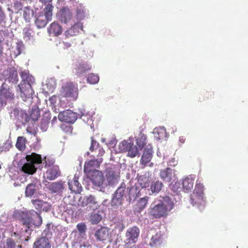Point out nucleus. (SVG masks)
I'll list each match as a JSON object with an SVG mask.
<instances>
[{
    "instance_id": "nucleus-20",
    "label": "nucleus",
    "mask_w": 248,
    "mask_h": 248,
    "mask_svg": "<svg viewBox=\"0 0 248 248\" xmlns=\"http://www.w3.org/2000/svg\"><path fill=\"white\" fill-rule=\"evenodd\" d=\"M62 26L56 22L52 23L47 28V31L50 35L58 36L62 34Z\"/></svg>"
},
{
    "instance_id": "nucleus-58",
    "label": "nucleus",
    "mask_w": 248,
    "mask_h": 248,
    "mask_svg": "<svg viewBox=\"0 0 248 248\" xmlns=\"http://www.w3.org/2000/svg\"><path fill=\"white\" fill-rule=\"evenodd\" d=\"M14 6L15 7H16L19 10L21 9L22 5L20 2H16V3H15Z\"/></svg>"
},
{
    "instance_id": "nucleus-32",
    "label": "nucleus",
    "mask_w": 248,
    "mask_h": 248,
    "mask_svg": "<svg viewBox=\"0 0 248 248\" xmlns=\"http://www.w3.org/2000/svg\"><path fill=\"white\" fill-rule=\"evenodd\" d=\"M15 114L16 119L19 122L24 123L27 122L29 120V117L27 114L22 110H18L15 111Z\"/></svg>"
},
{
    "instance_id": "nucleus-30",
    "label": "nucleus",
    "mask_w": 248,
    "mask_h": 248,
    "mask_svg": "<svg viewBox=\"0 0 248 248\" xmlns=\"http://www.w3.org/2000/svg\"><path fill=\"white\" fill-rule=\"evenodd\" d=\"M126 192L128 193V195L130 199L132 198L135 200L139 197L140 193V190L137 186H133L131 187H127L126 188Z\"/></svg>"
},
{
    "instance_id": "nucleus-51",
    "label": "nucleus",
    "mask_w": 248,
    "mask_h": 248,
    "mask_svg": "<svg viewBox=\"0 0 248 248\" xmlns=\"http://www.w3.org/2000/svg\"><path fill=\"white\" fill-rule=\"evenodd\" d=\"M31 202L37 209L41 208L43 204V201L40 200H33L31 201Z\"/></svg>"
},
{
    "instance_id": "nucleus-37",
    "label": "nucleus",
    "mask_w": 248,
    "mask_h": 248,
    "mask_svg": "<svg viewBox=\"0 0 248 248\" xmlns=\"http://www.w3.org/2000/svg\"><path fill=\"white\" fill-rule=\"evenodd\" d=\"M163 186V183L157 180L152 183L151 190L153 193H158Z\"/></svg>"
},
{
    "instance_id": "nucleus-47",
    "label": "nucleus",
    "mask_w": 248,
    "mask_h": 248,
    "mask_svg": "<svg viewBox=\"0 0 248 248\" xmlns=\"http://www.w3.org/2000/svg\"><path fill=\"white\" fill-rule=\"evenodd\" d=\"M101 220V217L98 214H91L90 221L92 224H96Z\"/></svg>"
},
{
    "instance_id": "nucleus-55",
    "label": "nucleus",
    "mask_w": 248,
    "mask_h": 248,
    "mask_svg": "<svg viewBox=\"0 0 248 248\" xmlns=\"http://www.w3.org/2000/svg\"><path fill=\"white\" fill-rule=\"evenodd\" d=\"M214 96V93L210 91V92H206L204 94V98L206 99H208L209 98H212Z\"/></svg>"
},
{
    "instance_id": "nucleus-5",
    "label": "nucleus",
    "mask_w": 248,
    "mask_h": 248,
    "mask_svg": "<svg viewBox=\"0 0 248 248\" xmlns=\"http://www.w3.org/2000/svg\"><path fill=\"white\" fill-rule=\"evenodd\" d=\"M140 234V230L136 226L129 228L125 233V245L129 247L132 244L136 243Z\"/></svg>"
},
{
    "instance_id": "nucleus-42",
    "label": "nucleus",
    "mask_w": 248,
    "mask_h": 248,
    "mask_svg": "<svg viewBox=\"0 0 248 248\" xmlns=\"http://www.w3.org/2000/svg\"><path fill=\"white\" fill-rule=\"evenodd\" d=\"M127 152H128V156L131 158L135 157L138 153L137 146L134 145L133 143H131Z\"/></svg>"
},
{
    "instance_id": "nucleus-44",
    "label": "nucleus",
    "mask_w": 248,
    "mask_h": 248,
    "mask_svg": "<svg viewBox=\"0 0 248 248\" xmlns=\"http://www.w3.org/2000/svg\"><path fill=\"white\" fill-rule=\"evenodd\" d=\"M99 80L98 76L93 73L90 74L87 78V82L91 84H96L98 83Z\"/></svg>"
},
{
    "instance_id": "nucleus-7",
    "label": "nucleus",
    "mask_w": 248,
    "mask_h": 248,
    "mask_svg": "<svg viewBox=\"0 0 248 248\" xmlns=\"http://www.w3.org/2000/svg\"><path fill=\"white\" fill-rule=\"evenodd\" d=\"M126 185L124 182L121 183L120 186L117 189L115 195L112 199V204L114 205H119L122 203L123 198L126 195L125 191Z\"/></svg>"
},
{
    "instance_id": "nucleus-15",
    "label": "nucleus",
    "mask_w": 248,
    "mask_h": 248,
    "mask_svg": "<svg viewBox=\"0 0 248 248\" xmlns=\"http://www.w3.org/2000/svg\"><path fill=\"white\" fill-rule=\"evenodd\" d=\"M153 148L150 145L146 147L143 151L140 162L144 166L150 162L153 156Z\"/></svg>"
},
{
    "instance_id": "nucleus-46",
    "label": "nucleus",
    "mask_w": 248,
    "mask_h": 248,
    "mask_svg": "<svg viewBox=\"0 0 248 248\" xmlns=\"http://www.w3.org/2000/svg\"><path fill=\"white\" fill-rule=\"evenodd\" d=\"M40 116V111L38 108L32 109L30 118L33 121H37Z\"/></svg>"
},
{
    "instance_id": "nucleus-24",
    "label": "nucleus",
    "mask_w": 248,
    "mask_h": 248,
    "mask_svg": "<svg viewBox=\"0 0 248 248\" xmlns=\"http://www.w3.org/2000/svg\"><path fill=\"white\" fill-rule=\"evenodd\" d=\"M33 248H51V244L48 238L42 237L34 242Z\"/></svg>"
},
{
    "instance_id": "nucleus-45",
    "label": "nucleus",
    "mask_w": 248,
    "mask_h": 248,
    "mask_svg": "<svg viewBox=\"0 0 248 248\" xmlns=\"http://www.w3.org/2000/svg\"><path fill=\"white\" fill-rule=\"evenodd\" d=\"M131 142H128L126 140H123L119 144V150L120 152H127V151L129 148Z\"/></svg>"
},
{
    "instance_id": "nucleus-40",
    "label": "nucleus",
    "mask_w": 248,
    "mask_h": 248,
    "mask_svg": "<svg viewBox=\"0 0 248 248\" xmlns=\"http://www.w3.org/2000/svg\"><path fill=\"white\" fill-rule=\"evenodd\" d=\"M53 9V6L50 4H48L44 9V16L49 21L52 19Z\"/></svg>"
},
{
    "instance_id": "nucleus-19",
    "label": "nucleus",
    "mask_w": 248,
    "mask_h": 248,
    "mask_svg": "<svg viewBox=\"0 0 248 248\" xmlns=\"http://www.w3.org/2000/svg\"><path fill=\"white\" fill-rule=\"evenodd\" d=\"M61 172L59 166L54 165L50 167L46 172V177L48 180H53L60 175Z\"/></svg>"
},
{
    "instance_id": "nucleus-41",
    "label": "nucleus",
    "mask_w": 248,
    "mask_h": 248,
    "mask_svg": "<svg viewBox=\"0 0 248 248\" xmlns=\"http://www.w3.org/2000/svg\"><path fill=\"white\" fill-rule=\"evenodd\" d=\"M146 138L145 135L140 132L137 139L136 141V143L139 148L142 149L145 146L146 144Z\"/></svg>"
},
{
    "instance_id": "nucleus-17",
    "label": "nucleus",
    "mask_w": 248,
    "mask_h": 248,
    "mask_svg": "<svg viewBox=\"0 0 248 248\" xmlns=\"http://www.w3.org/2000/svg\"><path fill=\"white\" fill-rule=\"evenodd\" d=\"M119 173L117 171L114 167L109 168L107 169V173L106 174L108 183L110 185H113L117 182L119 178Z\"/></svg>"
},
{
    "instance_id": "nucleus-64",
    "label": "nucleus",
    "mask_w": 248,
    "mask_h": 248,
    "mask_svg": "<svg viewBox=\"0 0 248 248\" xmlns=\"http://www.w3.org/2000/svg\"><path fill=\"white\" fill-rule=\"evenodd\" d=\"M27 131L28 133H31V132H30V131L29 130V128H27Z\"/></svg>"
},
{
    "instance_id": "nucleus-6",
    "label": "nucleus",
    "mask_w": 248,
    "mask_h": 248,
    "mask_svg": "<svg viewBox=\"0 0 248 248\" xmlns=\"http://www.w3.org/2000/svg\"><path fill=\"white\" fill-rule=\"evenodd\" d=\"M86 174L94 186L99 187L103 184L104 177L101 171L94 170Z\"/></svg>"
},
{
    "instance_id": "nucleus-33",
    "label": "nucleus",
    "mask_w": 248,
    "mask_h": 248,
    "mask_svg": "<svg viewBox=\"0 0 248 248\" xmlns=\"http://www.w3.org/2000/svg\"><path fill=\"white\" fill-rule=\"evenodd\" d=\"M79 25L78 24H75L65 32V36L68 38L76 35L79 32Z\"/></svg>"
},
{
    "instance_id": "nucleus-29",
    "label": "nucleus",
    "mask_w": 248,
    "mask_h": 248,
    "mask_svg": "<svg viewBox=\"0 0 248 248\" xmlns=\"http://www.w3.org/2000/svg\"><path fill=\"white\" fill-rule=\"evenodd\" d=\"M49 20L44 16L43 13H40L35 21V24L38 29L44 28Z\"/></svg>"
},
{
    "instance_id": "nucleus-35",
    "label": "nucleus",
    "mask_w": 248,
    "mask_h": 248,
    "mask_svg": "<svg viewBox=\"0 0 248 248\" xmlns=\"http://www.w3.org/2000/svg\"><path fill=\"white\" fill-rule=\"evenodd\" d=\"M34 12L32 9L29 7H24L23 10V16L25 21L27 22H30L33 17Z\"/></svg>"
},
{
    "instance_id": "nucleus-52",
    "label": "nucleus",
    "mask_w": 248,
    "mask_h": 248,
    "mask_svg": "<svg viewBox=\"0 0 248 248\" xmlns=\"http://www.w3.org/2000/svg\"><path fill=\"white\" fill-rule=\"evenodd\" d=\"M76 16L78 20H81L84 17V12L82 9H77L76 11Z\"/></svg>"
},
{
    "instance_id": "nucleus-49",
    "label": "nucleus",
    "mask_w": 248,
    "mask_h": 248,
    "mask_svg": "<svg viewBox=\"0 0 248 248\" xmlns=\"http://www.w3.org/2000/svg\"><path fill=\"white\" fill-rule=\"evenodd\" d=\"M154 132L155 133H157L158 136H156V137L158 139H161L163 138L166 134V130L164 127L155 129Z\"/></svg>"
},
{
    "instance_id": "nucleus-61",
    "label": "nucleus",
    "mask_w": 248,
    "mask_h": 248,
    "mask_svg": "<svg viewBox=\"0 0 248 248\" xmlns=\"http://www.w3.org/2000/svg\"><path fill=\"white\" fill-rule=\"evenodd\" d=\"M52 0H40V1L42 3H45V4H46L47 2H48V3L50 2H51Z\"/></svg>"
},
{
    "instance_id": "nucleus-54",
    "label": "nucleus",
    "mask_w": 248,
    "mask_h": 248,
    "mask_svg": "<svg viewBox=\"0 0 248 248\" xmlns=\"http://www.w3.org/2000/svg\"><path fill=\"white\" fill-rule=\"evenodd\" d=\"M7 35V34L5 31L3 30L0 31V42H3Z\"/></svg>"
},
{
    "instance_id": "nucleus-39",
    "label": "nucleus",
    "mask_w": 248,
    "mask_h": 248,
    "mask_svg": "<svg viewBox=\"0 0 248 248\" xmlns=\"http://www.w3.org/2000/svg\"><path fill=\"white\" fill-rule=\"evenodd\" d=\"M138 182L142 188H145L148 186L150 179L148 176L142 175L139 177Z\"/></svg>"
},
{
    "instance_id": "nucleus-16",
    "label": "nucleus",
    "mask_w": 248,
    "mask_h": 248,
    "mask_svg": "<svg viewBox=\"0 0 248 248\" xmlns=\"http://www.w3.org/2000/svg\"><path fill=\"white\" fill-rule=\"evenodd\" d=\"M87 205H89L90 209L93 210H95L99 207V203L96 201L95 197L92 195L86 196L83 199L82 206H84Z\"/></svg>"
},
{
    "instance_id": "nucleus-57",
    "label": "nucleus",
    "mask_w": 248,
    "mask_h": 248,
    "mask_svg": "<svg viewBox=\"0 0 248 248\" xmlns=\"http://www.w3.org/2000/svg\"><path fill=\"white\" fill-rule=\"evenodd\" d=\"M5 104V101L2 98V97L0 95V108H1L3 105Z\"/></svg>"
},
{
    "instance_id": "nucleus-21",
    "label": "nucleus",
    "mask_w": 248,
    "mask_h": 248,
    "mask_svg": "<svg viewBox=\"0 0 248 248\" xmlns=\"http://www.w3.org/2000/svg\"><path fill=\"white\" fill-rule=\"evenodd\" d=\"M94 235L97 240L100 241H105L109 237V233L108 229L106 227H101L95 232Z\"/></svg>"
},
{
    "instance_id": "nucleus-1",
    "label": "nucleus",
    "mask_w": 248,
    "mask_h": 248,
    "mask_svg": "<svg viewBox=\"0 0 248 248\" xmlns=\"http://www.w3.org/2000/svg\"><path fill=\"white\" fill-rule=\"evenodd\" d=\"M161 198L162 199L160 200V201L161 203L151 207L149 212L150 215L154 218L167 217L169 212L174 207V204L169 196H166Z\"/></svg>"
},
{
    "instance_id": "nucleus-38",
    "label": "nucleus",
    "mask_w": 248,
    "mask_h": 248,
    "mask_svg": "<svg viewBox=\"0 0 248 248\" xmlns=\"http://www.w3.org/2000/svg\"><path fill=\"white\" fill-rule=\"evenodd\" d=\"M27 140L24 137H18L16 144V147L20 151H24L26 148Z\"/></svg>"
},
{
    "instance_id": "nucleus-43",
    "label": "nucleus",
    "mask_w": 248,
    "mask_h": 248,
    "mask_svg": "<svg viewBox=\"0 0 248 248\" xmlns=\"http://www.w3.org/2000/svg\"><path fill=\"white\" fill-rule=\"evenodd\" d=\"M33 32L30 28H25L23 30V37L26 41H29L33 37Z\"/></svg>"
},
{
    "instance_id": "nucleus-12",
    "label": "nucleus",
    "mask_w": 248,
    "mask_h": 248,
    "mask_svg": "<svg viewBox=\"0 0 248 248\" xmlns=\"http://www.w3.org/2000/svg\"><path fill=\"white\" fill-rule=\"evenodd\" d=\"M92 66L87 62H81L77 63L75 67V74L77 77H80L83 74L90 71Z\"/></svg>"
},
{
    "instance_id": "nucleus-26",
    "label": "nucleus",
    "mask_w": 248,
    "mask_h": 248,
    "mask_svg": "<svg viewBox=\"0 0 248 248\" xmlns=\"http://www.w3.org/2000/svg\"><path fill=\"white\" fill-rule=\"evenodd\" d=\"M194 184V179L189 176L183 180L182 185L183 190L185 192H188L193 188Z\"/></svg>"
},
{
    "instance_id": "nucleus-23",
    "label": "nucleus",
    "mask_w": 248,
    "mask_h": 248,
    "mask_svg": "<svg viewBox=\"0 0 248 248\" xmlns=\"http://www.w3.org/2000/svg\"><path fill=\"white\" fill-rule=\"evenodd\" d=\"M68 184L72 192L79 193L82 190V186L78 182L77 177H74L72 179H69Z\"/></svg>"
},
{
    "instance_id": "nucleus-14",
    "label": "nucleus",
    "mask_w": 248,
    "mask_h": 248,
    "mask_svg": "<svg viewBox=\"0 0 248 248\" xmlns=\"http://www.w3.org/2000/svg\"><path fill=\"white\" fill-rule=\"evenodd\" d=\"M59 19L64 23H67L70 22L72 18V13L71 10L66 7H63L61 9L58 13Z\"/></svg>"
},
{
    "instance_id": "nucleus-60",
    "label": "nucleus",
    "mask_w": 248,
    "mask_h": 248,
    "mask_svg": "<svg viewBox=\"0 0 248 248\" xmlns=\"http://www.w3.org/2000/svg\"><path fill=\"white\" fill-rule=\"evenodd\" d=\"M179 140L181 142L184 143L186 139L184 138V137L182 136L180 137Z\"/></svg>"
},
{
    "instance_id": "nucleus-48",
    "label": "nucleus",
    "mask_w": 248,
    "mask_h": 248,
    "mask_svg": "<svg viewBox=\"0 0 248 248\" xmlns=\"http://www.w3.org/2000/svg\"><path fill=\"white\" fill-rule=\"evenodd\" d=\"M77 228L81 236L84 235L87 230L86 225L84 223H78L77 225Z\"/></svg>"
},
{
    "instance_id": "nucleus-62",
    "label": "nucleus",
    "mask_w": 248,
    "mask_h": 248,
    "mask_svg": "<svg viewBox=\"0 0 248 248\" xmlns=\"http://www.w3.org/2000/svg\"><path fill=\"white\" fill-rule=\"evenodd\" d=\"M56 121H57V117L55 116L52 120V123L54 124Z\"/></svg>"
},
{
    "instance_id": "nucleus-28",
    "label": "nucleus",
    "mask_w": 248,
    "mask_h": 248,
    "mask_svg": "<svg viewBox=\"0 0 248 248\" xmlns=\"http://www.w3.org/2000/svg\"><path fill=\"white\" fill-rule=\"evenodd\" d=\"M21 81L19 85L23 86L25 84L31 85L34 82V78L26 71H22L20 74Z\"/></svg>"
},
{
    "instance_id": "nucleus-4",
    "label": "nucleus",
    "mask_w": 248,
    "mask_h": 248,
    "mask_svg": "<svg viewBox=\"0 0 248 248\" xmlns=\"http://www.w3.org/2000/svg\"><path fill=\"white\" fill-rule=\"evenodd\" d=\"M60 94L63 97L76 100L78 95L77 84L72 82H66L62 87Z\"/></svg>"
},
{
    "instance_id": "nucleus-34",
    "label": "nucleus",
    "mask_w": 248,
    "mask_h": 248,
    "mask_svg": "<svg viewBox=\"0 0 248 248\" xmlns=\"http://www.w3.org/2000/svg\"><path fill=\"white\" fill-rule=\"evenodd\" d=\"M90 150L92 152L98 150L99 153L98 155L100 156H102L105 153L104 150L102 148L100 147L99 143L93 140V138Z\"/></svg>"
},
{
    "instance_id": "nucleus-2",
    "label": "nucleus",
    "mask_w": 248,
    "mask_h": 248,
    "mask_svg": "<svg viewBox=\"0 0 248 248\" xmlns=\"http://www.w3.org/2000/svg\"><path fill=\"white\" fill-rule=\"evenodd\" d=\"M26 159L27 162L22 167L21 170L25 173L32 175L36 172L37 168L35 164H40L42 163V157L40 155L35 153L27 155Z\"/></svg>"
},
{
    "instance_id": "nucleus-13",
    "label": "nucleus",
    "mask_w": 248,
    "mask_h": 248,
    "mask_svg": "<svg viewBox=\"0 0 248 248\" xmlns=\"http://www.w3.org/2000/svg\"><path fill=\"white\" fill-rule=\"evenodd\" d=\"M164 244L163 235L161 232H159L152 236L149 245L152 247L160 248Z\"/></svg>"
},
{
    "instance_id": "nucleus-31",
    "label": "nucleus",
    "mask_w": 248,
    "mask_h": 248,
    "mask_svg": "<svg viewBox=\"0 0 248 248\" xmlns=\"http://www.w3.org/2000/svg\"><path fill=\"white\" fill-rule=\"evenodd\" d=\"M63 188V183L62 181L52 183L49 186V189L53 193L62 191Z\"/></svg>"
},
{
    "instance_id": "nucleus-53",
    "label": "nucleus",
    "mask_w": 248,
    "mask_h": 248,
    "mask_svg": "<svg viewBox=\"0 0 248 248\" xmlns=\"http://www.w3.org/2000/svg\"><path fill=\"white\" fill-rule=\"evenodd\" d=\"M5 248H15L16 243L14 240L11 238H9L6 241V246Z\"/></svg>"
},
{
    "instance_id": "nucleus-22",
    "label": "nucleus",
    "mask_w": 248,
    "mask_h": 248,
    "mask_svg": "<svg viewBox=\"0 0 248 248\" xmlns=\"http://www.w3.org/2000/svg\"><path fill=\"white\" fill-rule=\"evenodd\" d=\"M18 87L21 93V97H22L25 96L26 98H30L32 96L34 93L31 85L29 84H25L23 86L18 85Z\"/></svg>"
},
{
    "instance_id": "nucleus-3",
    "label": "nucleus",
    "mask_w": 248,
    "mask_h": 248,
    "mask_svg": "<svg viewBox=\"0 0 248 248\" xmlns=\"http://www.w3.org/2000/svg\"><path fill=\"white\" fill-rule=\"evenodd\" d=\"M204 193V186L203 184L197 182L196 184L195 189L190 195V202L193 206H198L204 205L205 204V198Z\"/></svg>"
},
{
    "instance_id": "nucleus-36",
    "label": "nucleus",
    "mask_w": 248,
    "mask_h": 248,
    "mask_svg": "<svg viewBox=\"0 0 248 248\" xmlns=\"http://www.w3.org/2000/svg\"><path fill=\"white\" fill-rule=\"evenodd\" d=\"M38 186L35 183H31L26 188L25 194L27 196L31 197L37 191Z\"/></svg>"
},
{
    "instance_id": "nucleus-59",
    "label": "nucleus",
    "mask_w": 248,
    "mask_h": 248,
    "mask_svg": "<svg viewBox=\"0 0 248 248\" xmlns=\"http://www.w3.org/2000/svg\"><path fill=\"white\" fill-rule=\"evenodd\" d=\"M4 17V13L1 10V7L0 6V20L2 19Z\"/></svg>"
},
{
    "instance_id": "nucleus-9",
    "label": "nucleus",
    "mask_w": 248,
    "mask_h": 248,
    "mask_svg": "<svg viewBox=\"0 0 248 248\" xmlns=\"http://www.w3.org/2000/svg\"><path fill=\"white\" fill-rule=\"evenodd\" d=\"M58 119L61 122L74 123L77 119V114L71 110H66L59 113Z\"/></svg>"
},
{
    "instance_id": "nucleus-63",
    "label": "nucleus",
    "mask_w": 248,
    "mask_h": 248,
    "mask_svg": "<svg viewBox=\"0 0 248 248\" xmlns=\"http://www.w3.org/2000/svg\"><path fill=\"white\" fill-rule=\"evenodd\" d=\"M65 46H67V47H70L71 46V45L70 44L68 43H65Z\"/></svg>"
},
{
    "instance_id": "nucleus-18",
    "label": "nucleus",
    "mask_w": 248,
    "mask_h": 248,
    "mask_svg": "<svg viewBox=\"0 0 248 248\" xmlns=\"http://www.w3.org/2000/svg\"><path fill=\"white\" fill-rule=\"evenodd\" d=\"M0 95L6 99H13L15 97L12 89L5 83H3L0 87Z\"/></svg>"
},
{
    "instance_id": "nucleus-10",
    "label": "nucleus",
    "mask_w": 248,
    "mask_h": 248,
    "mask_svg": "<svg viewBox=\"0 0 248 248\" xmlns=\"http://www.w3.org/2000/svg\"><path fill=\"white\" fill-rule=\"evenodd\" d=\"M103 159L102 158L97 159H91L88 161H86L84 166V171L87 174L92 172L93 170H96L95 168L99 167Z\"/></svg>"
},
{
    "instance_id": "nucleus-11",
    "label": "nucleus",
    "mask_w": 248,
    "mask_h": 248,
    "mask_svg": "<svg viewBox=\"0 0 248 248\" xmlns=\"http://www.w3.org/2000/svg\"><path fill=\"white\" fill-rule=\"evenodd\" d=\"M175 172L174 170L168 167L160 171L159 177L164 182L170 183L175 177Z\"/></svg>"
},
{
    "instance_id": "nucleus-8",
    "label": "nucleus",
    "mask_w": 248,
    "mask_h": 248,
    "mask_svg": "<svg viewBox=\"0 0 248 248\" xmlns=\"http://www.w3.org/2000/svg\"><path fill=\"white\" fill-rule=\"evenodd\" d=\"M21 221L24 225L28 228H30L32 226H39L41 225L42 220L41 217L36 214L32 217L26 216L22 217Z\"/></svg>"
},
{
    "instance_id": "nucleus-25",
    "label": "nucleus",
    "mask_w": 248,
    "mask_h": 248,
    "mask_svg": "<svg viewBox=\"0 0 248 248\" xmlns=\"http://www.w3.org/2000/svg\"><path fill=\"white\" fill-rule=\"evenodd\" d=\"M6 79L9 82L16 83L18 81L17 70L12 67L7 70Z\"/></svg>"
},
{
    "instance_id": "nucleus-27",
    "label": "nucleus",
    "mask_w": 248,
    "mask_h": 248,
    "mask_svg": "<svg viewBox=\"0 0 248 248\" xmlns=\"http://www.w3.org/2000/svg\"><path fill=\"white\" fill-rule=\"evenodd\" d=\"M148 199L149 198L148 197L140 198L135 206L134 212L138 213H140L145 208L148 203Z\"/></svg>"
},
{
    "instance_id": "nucleus-56",
    "label": "nucleus",
    "mask_w": 248,
    "mask_h": 248,
    "mask_svg": "<svg viewBox=\"0 0 248 248\" xmlns=\"http://www.w3.org/2000/svg\"><path fill=\"white\" fill-rule=\"evenodd\" d=\"M177 164V162L174 158H171L168 163L169 166H175Z\"/></svg>"
},
{
    "instance_id": "nucleus-50",
    "label": "nucleus",
    "mask_w": 248,
    "mask_h": 248,
    "mask_svg": "<svg viewBox=\"0 0 248 248\" xmlns=\"http://www.w3.org/2000/svg\"><path fill=\"white\" fill-rule=\"evenodd\" d=\"M50 117L48 114H46L44 115L41 120V126L43 125L44 127L46 126L50 122Z\"/></svg>"
}]
</instances>
